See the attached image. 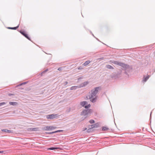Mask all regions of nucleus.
I'll list each match as a JSON object with an SVG mask.
<instances>
[{
	"label": "nucleus",
	"mask_w": 155,
	"mask_h": 155,
	"mask_svg": "<svg viewBox=\"0 0 155 155\" xmlns=\"http://www.w3.org/2000/svg\"><path fill=\"white\" fill-rule=\"evenodd\" d=\"M101 89V87H98L94 88V89L92 90L91 93L88 95V99L92 103H94L96 102L97 96L96 95L98 92V91Z\"/></svg>",
	"instance_id": "1"
},
{
	"label": "nucleus",
	"mask_w": 155,
	"mask_h": 155,
	"mask_svg": "<svg viewBox=\"0 0 155 155\" xmlns=\"http://www.w3.org/2000/svg\"><path fill=\"white\" fill-rule=\"evenodd\" d=\"M110 62L114 64L119 65L122 67H123V68L125 69L129 67L128 65L127 64H125L121 62H119L118 61L111 60L110 61Z\"/></svg>",
	"instance_id": "2"
},
{
	"label": "nucleus",
	"mask_w": 155,
	"mask_h": 155,
	"mask_svg": "<svg viewBox=\"0 0 155 155\" xmlns=\"http://www.w3.org/2000/svg\"><path fill=\"white\" fill-rule=\"evenodd\" d=\"M92 112V110L91 109H85L81 112V115L86 116L91 114Z\"/></svg>",
	"instance_id": "3"
},
{
	"label": "nucleus",
	"mask_w": 155,
	"mask_h": 155,
	"mask_svg": "<svg viewBox=\"0 0 155 155\" xmlns=\"http://www.w3.org/2000/svg\"><path fill=\"white\" fill-rule=\"evenodd\" d=\"M80 104L81 106L86 109H88L91 107V105L90 104L87 105V102L86 101H81L80 102Z\"/></svg>",
	"instance_id": "4"
},
{
	"label": "nucleus",
	"mask_w": 155,
	"mask_h": 155,
	"mask_svg": "<svg viewBox=\"0 0 155 155\" xmlns=\"http://www.w3.org/2000/svg\"><path fill=\"white\" fill-rule=\"evenodd\" d=\"M46 117L47 119H52L54 118H57L58 116V114H51L46 115Z\"/></svg>",
	"instance_id": "5"
},
{
	"label": "nucleus",
	"mask_w": 155,
	"mask_h": 155,
	"mask_svg": "<svg viewBox=\"0 0 155 155\" xmlns=\"http://www.w3.org/2000/svg\"><path fill=\"white\" fill-rule=\"evenodd\" d=\"M21 33L24 35L25 37L29 40H30V38L28 36V35L25 33V31H20Z\"/></svg>",
	"instance_id": "6"
},
{
	"label": "nucleus",
	"mask_w": 155,
	"mask_h": 155,
	"mask_svg": "<svg viewBox=\"0 0 155 155\" xmlns=\"http://www.w3.org/2000/svg\"><path fill=\"white\" fill-rule=\"evenodd\" d=\"M88 83V81H86L82 83L79 85V87L81 88V87H84L87 85Z\"/></svg>",
	"instance_id": "7"
},
{
	"label": "nucleus",
	"mask_w": 155,
	"mask_h": 155,
	"mask_svg": "<svg viewBox=\"0 0 155 155\" xmlns=\"http://www.w3.org/2000/svg\"><path fill=\"white\" fill-rule=\"evenodd\" d=\"M56 127L53 126H47L46 127L45 130H51L55 129Z\"/></svg>",
	"instance_id": "8"
},
{
	"label": "nucleus",
	"mask_w": 155,
	"mask_h": 155,
	"mask_svg": "<svg viewBox=\"0 0 155 155\" xmlns=\"http://www.w3.org/2000/svg\"><path fill=\"white\" fill-rule=\"evenodd\" d=\"M150 77V76L149 75H147L146 77L145 75L144 76L142 81L144 82H146L149 78Z\"/></svg>",
	"instance_id": "9"
},
{
	"label": "nucleus",
	"mask_w": 155,
	"mask_h": 155,
	"mask_svg": "<svg viewBox=\"0 0 155 155\" xmlns=\"http://www.w3.org/2000/svg\"><path fill=\"white\" fill-rule=\"evenodd\" d=\"M28 130L30 131H37L38 130V128H29Z\"/></svg>",
	"instance_id": "10"
},
{
	"label": "nucleus",
	"mask_w": 155,
	"mask_h": 155,
	"mask_svg": "<svg viewBox=\"0 0 155 155\" xmlns=\"http://www.w3.org/2000/svg\"><path fill=\"white\" fill-rule=\"evenodd\" d=\"M62 131H63V130H57V131H55L54 132H48V133L46 132V133L47 134H53L54 133H58V132H62Z\"/></svg>",
	"instance_id": "11"
},
{
	"label": "nucleus",
	"mask_w": 155,
	"mask_h": 155,
	"mask_svg": "<svg viewBox=\"0 0 155 155\" xmlns=\"http://www.w3.org/2000/svg\"><path fill=\"white\" fill-rule=\"evenodd\" d=\"M79 86H73L71 87L70 88V90H75L77 88H79Z\"/></svg>",
	"instance_id": "12"
},
{
	"label": "nucleus",
	"mask_w": 155,
	"mask_h": 155,
	"mask_svg": "<svg viewBox=\"0 0 155 155\" xmlns=\"http://www.w3.org/2000/svg\"><path fill=\"white\" fill-rule=\"evenodd\" d=\"M2 131L8 132L9 133H12V131L11 130H9L6 129H2Z\"/></svg>",
	"instance_id": "13"
},
{
	"label": "nucleus",
	"mask_w": 155,
	"mask_h": 155,
	"mask_svg": "<svg viewBox=\"0 0 155 155\" xmlns=\"http://www.w3.org/2000/svg\"><path fill=\"white\" fill-rule=\"evenodd\" d=\"M9 104L10 105L14 106L17 105L18 104V103L15 102H9Z\"/></svg>",
	"instance_id": "14"
},
{
	"label": "nucleus",
	"mask_w": 155,
	"mask_h": 155,
	"mask_svg": "<svg viewBox=\"0 0 155 155\" xmlns=\"http://www.w3.org/2000/svg\"><path fill=\"white\" fill-rule=\"evenodd\" d=\"M106 67L108 69H114V68L110 65L108 64L106 65Z\"/></svg>",
	"instance_id": "15"
},
{
	"label": "nucleus",
	"mask_w": 155,
	"mask_h": 155,
	"mask_svg": "<svg viewBox=\"0 0 155 155\" xmlns=\"http://www.w3.org/2000/svg\"><path fill=\"white\" fill-rule=\"evenodd\" d=\"M90 63V61H86L83 65L84 66H86L88 64Z\"/></svg>",
	"instance_id": "16"
},
{
	"label": "nucleus",
	"mask_w": 155,
	"mask_h": 155,
	"mask_svg": "<svg viewBox=\"0 0 155 155\" xmlns=\"http://www.w3.org/2000/svg\"><path fill=\"white\" fill-rule=\"evenodd\" d=\"M19 25L18 26H16V27H8V29H11L16 30V29H17L19 27Z\"/></svg>",
	"instance_id": "17"
},
{
	"label": "nucleus",
	"mask_w": 155,
	"mask_h": 155,
	"mask_svg": "<svg viewBox=\"0 0 155 155\" xmlns=\"http://www.w3.org/2000/svg\"><path fill=\"white\" fill-rule=\"evenodd\" d=\"M91 128L97 127H98V124H96L91 125Z\"/></svg>",
	"instance_id": "18"
},
{
	"label": "nucleus",
	"mask_w": 155,
	"mask_h": 155,
	"mask_svg": "<svg viewBox=\"0 0 155 155\" xmlns=\"http://www.w3.org/2000/svg\"><path fill=\"white\" fill-rule=\"evenodd\" d=\"M111 78L114 79H116L118 78V77L117 75L113 74L111 75Z\"/></svg>",
	"instance_id": "19"
},
{
	"label": "nucleus",
	"mask_w": 155,
	"mask_h": 155,
	"mask_svg": "<svg viewBox=\"0 0 155 155\" xmlns=\"http://www.w3.org/2000/svg\"><path fill=\"white\" fill-rule=\"evenodd\" d=\"M27 83V82H25L19 84V85H18L17 86V87L20 86H21V85H22L23 84H26Z\"/></svg>",
	"instance_id": "20"
},
{
	"label": "nucleus",
	"mask_w": 155,
	"mask_h": 155,
	"mask_svg": "<svg viewBox=\"0 0 155 155\" xmlns=\"http://www.w3.org/2000/svg\"><path fill=\"white\" fill-rule=\"evenodd\" d=\"M108 129V128L106 127H102V130L103 131H105L107 130Z\"/></svg>",
	"instance_id": "21"
},
{
	"label": "nucleus",
	"mask_w": 155,
	"mask_h": 155,
	"mask_svg": "<svg viewBox=\"0 0 155 155\" xmlns=\"http://www.w3.org/2000/svg\"><path fill=\"white\" fill-rule=\"evenodd\" d=\"M58 148H57V147H51V148H49V149L50 150H55V149H58Z\"/></svg>",
	"instance_id": "22"
},
{
	"label": "nucleus",
	"mask_w": 155,
	"mask_h": 155,
	"mask_svg": "<svg viewBox=\"0 0 155 155\" xmlns=\"http://www.w3.org/2000/svg\"><path fill=\"white\" fill-rule=\"evenodd\" d=\"M89 122L92 124L94 123V121L93 120H91L89 121Z\"/></svg>",
	"instance_id": "23"
},
{
	"label": "nucleus",
	"mask_w": 155,
	"mask_h": 155,
	"mask_svg": "<svg viewBox=\"0 0 155 155\" xmlns=\"http://www.w3.org/2000/svg\"><path fill=\"white\" fill-rule=\"evenodd\" d=\"M6 104V103L4 102L0 103V106H1L4 104Z\"/></svg>",
	"instance_id": "24"
},
{
	"label": "nucleus",
	"mask_w": 155,
	"mask_h": 155,
	"mask_svg": "<svg viewBox=\"0 0 155 155\" xmlns=\"http://www.w3.org/2000/svg\"><path fill=\"white\" fill-rule=\"evenodd\" d=\"M68 83L67 81H65V82H64L63 84H64V85L65 86L66 85L68 84Z\"/></svg>",
	"instance_id": "25"
},
{
	"label": "nucleus",
	"mask_w": 155,
	"mask_h": 155,
	"mask_svg": "<svg viewBox=\"0 0 155 155\" xmlns=\"http://www.w3.org/2000/svg\"><path fill=\"white\" fill-rule=\"evenodd\" d=\"M62 67H61L59 68H58V71H61L62 70Z\"/></svg>",
	"instance_id": "26"
},
{
	"label": "nucleus",
	"mask_w": 155,
	"mask_h": 155,
	"mask_svg": "<svg viewBox=\"0 0 155 155\" xmlns=\"http://www.w3.org/2000/svg\"><path fill=\"white\" fill-rule=\"evenodd\" d=\"M79 70H81L83 69L82 67V66H80L78 68Z\"/></svg>",
	"instance_id": "27"
},
{
	"label": "nucleus",
	"mask_w": 155,
	"mask_h": 155,
	"mask_svg": "<svg viewBox=\"0 0 155 155\" xmlns=\"http://www.w3.org/2000/svg\"><path fill=\"white\" fill-rule=\"evenodd\" d=\"M104 59V58H98V60H103Z\"/></svg>",
	"instance_id": "28"
},
{
	"label": "nucleus",
	"mask_w": 155,
	"mask_h": 155,
	"mask_svg": "<svg viewBox=\"0 0 155 155\" xmlns=\"http://www.w3.org/2000/svg\"><path fill=\"white\" fill-rule=\"evenodd\" d=\"M48 71V69H46L44 71H43V72H42V73H45V72H46V71Z\"/></svg>",
	"instance_id": "29"
},
{
	"label": "nucleus",
	"mask_w": 155,
	"mask_h": 155,
	"mask_svg": "<svg viewBox=\"0 0 155 155\" xmlns=\"http://www.w3.org/2000/svg\"><path fill=\"white\" fill-rule=\"evenodd\" d=\"M91 130V128H90V129H88L87 130V132H90V130Z\"/></svg>",
	"instance_id": "30"
},
{
	"label": "nucleus",
	"mask_w": 155,
	"mask_h": 155,
	"mask_svg": "<svg viewBox=\"0 0 155 155\" xmlns=\"http://www.w3.org/2000/svg\"><path fill=\"white\" fill-rule=\"evenodd\" d=\"M82 78V77H80V78H78V80H79L80 79H81Z\"/></svg>",
	"instance_id": "31"
},
{
	"label": "nucleus",
	"mask_w": 155,
	"mask_h": 155,
	"mask_svg": "<svg viewBox=\"0 0 155 155\" xmlns=\"http://www.w3.org/2000/svg\"><path fill=\"white\" fill-rule=\"evenodd\" d=\"M13 95V94H8L9 96H12V95Z\"/></svg>",
	"instance_id": "32"
},
{
	"label": "nucleus",
	"mask_w": 155,
	"mask_h": 155,
	"mask_svg": "<svg viewBox=\"0 0 155 155\" xmlns=\"http://www.w3.org/2000/svg\"><path fill=\"white\" fill-rule=\"evenodd\" d=\"M3 152V151H0V153H2Z\"/></svg>",
	"instance_id": "33"
},
{
	"label": "nucleus",
	"mask_w": 155,
	"mask_h": 155,
	"mask_svg": "<svg viewBox=\"0 0 155 155\" xmlns=\"http://www.w3.org/2000/svg\"><path fill=\"white\" fill-rule=\"evenodd\" d=\"M151 112L150 113V115H151Z\"/></svg>",
	"instance_id": "34"
}]
</instances>
